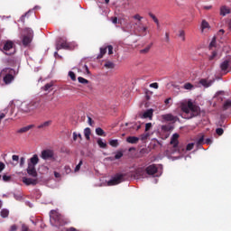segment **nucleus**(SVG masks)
<instances>
[{
    "instance_id": "obj_1",
    "label": "nucleus",
    "mask_w": 231,
    "mask_h": 231,
    "mask_svg": "<svg viewBox=\"0 0 231 231\" xmlns=\"http://www.w3.org/2000/svg\"><path fill=\"white\" fill-rule=\"evenodd\" d=\"M180 109L182 111V118H194L199 115V106L194 105L192 101L189 100L188 103H181Z\"/></svg>"
},
{
    "instance_id": "obj_2",
    "label": "nucleus",
    "mask_w": 231,
    "mask_h": 231,
    "mask_svg": "<svg viewBox=\"0 0 231 231\" xmlns=\"http://www.w3.org/2000/svg\"><path fill=\"white\" fill-rule=\"evenodd\" d=\"M41 107V101H31L29 103H22L20 106V113L27 116L35 115V111Z\"/></svg>"
},
{
    "instance_id": "obj_3",
    "label": "nucleus",
    "mask_w": 231,
    "mask_h": 231,
    "mask_svg": "<svg viewBox=\"0 0 231 231\" xmlns=\"http://www.w3.org/2000/svg\"><path fill=\"white\" fill-rule=\"evenodd\" d=\"M15 69L12 68H5L0 72V77L3 78L4 84L8 86L9 84H12L14 80H15Z\"/></svg>"
},
{
    "instance_id": "obj_4",
    "label": "nucleus",
    "mask_w": 231,
    "mask_h": 231,
    "mask_svg": "<svg viewBox=\"0 0 231 231\" xmlns=\"http://www.w3.org/2000/svg\"><path fill=\"white\" fill-rule=\"evenodd\" d=\"M25 34L23 35L22 39V42L23 46H30L32 43V41L33 40V30L30 28L24 29Z\"/></svg>"
},
{
    "instance_id": "obj_5",
    "label": "nucleus",
    "mask_w": 231,
    "mask_h": 231,
    "mask_svg": "<svg viewBox=\"0 0 231 231\" xmlns=\"http://www.w3.org/2000/svg\"><path fill=\"white\" fill-rule=\"evenodd\" d=\"M134 32L135 33H137V35L145 37V35H147V33L145 32H147V26L143 25V23L142 22H136L134 23Z\"/></svg>"
},
{
    "instance_id": "obj_6",
    "label": "nucleus",
    "mask_w": 231,
    "mask_h": 231,
    "mask_svg": "<svg viewBox=\"0 0 231 231\" xmlns=\"http://www.w3.org/2000/svg\"><path fill=\"white\" fill-rule=\"evenodd\" d=\"M125 174L117 173L110 180L107 181L108 187H113L115 185H119V183H122L124 181Z\"/></svg>"
},
{
    "instance_id": "obj_7",
    "label": "nucleus",
    "mask_w": 231,
    "mask_h": 231,
    "mask_svg": "<svg viewBox=\"0 0 231 231\" xmlns=\"http://www.w3.org/2000/svg\"><path fill=\"white\" fill-rule=\"evenodd\" d=\"M41 158L42 160H55V152L53 150L46 149L42 151Z\"/></svg>"
},
{
    "instance_id": "obj_8",
    "label": "nucleus",
    "mask_w": 231,
    "mask_h": 231,
    "mask_svg": "<svg viewBox=\"0 0 231 231\" xmlns=\"http://www.w3.org/2000/svg\"><path fill=\"white\" fill-rule=\"evenodd\" d=\"M1 51H4L5 53V55H12V53H14V42L7 41L5 45L4 48L1 49Z\"/></svg>"
},
{
    "instance_id": "obj_9",
    "label": "nucleus",
    "mask_w": 231,
    "mask_h": 231,
    "mask_svg": "<svg viewBox=\"0 0 231 231\" xmlns=\"http://www.w3.org/2000/svg\"><path fill=\"white\" fill-rule=\"evenodd\" d=\"M51 223L54 225V226H60V225H62V217L57 212L52 213V215H51Z\"/></svg>"
},
{
    "instance_id": "obj_10",
    "label": "nucleus",
    "mask_w": 231,
    "mask_h": 231,
    "mask_svg": "<svg viewBox=\"0 0 231 231\" xmlns=\"http://www.w3.org/2000/svg\"><path fill=\"white\" fill-rule=\"evenodd\" d=\"M69 48V44L64 38H60L56 43V49L59 50H68Z\"/></svg>"
},
{
    "instance_id": "obj_11",
    "label": "nucleus",
    "mask_w": 231,
    "mask_h": 231,
    "mask_svg": "<svg viewBox=\"0 0 231 231\" xmlns=\"http://www.w3.org/2000/svg\"><path fill=\"white\" fill-rule=\"evenodd\" d=\"M145 172L149 176H154V174L158 172V167L156 166V164L149 165L148 167H146Z\"/></svg>"
},
{
    "instance_id": "obj_12",
    "label": "nucleus",
    "mask_w": 231,
    "mask_h": 231,
    "mask_svg": "<svg viewBox=\"0 0 231 231\" xmlns=\"http://www.w3.org/2000/svg\"><path fill=\"white\" fill-rule=\"evenodd\" d=\"M162 118L165 122H178V116H172V114L162 115Z\"/></svg>"
},
{
    "instance_id": "obj_13",
    "label": "nucleus",
    "mask_w": 231,
    "mask_h": 231,
    "mask_svg": "<svg viewBox=\"0 0 231 231\" xmlns=\"http://www.w3.org/2000/svg\"><path fill=\"white\" fill-rule=\"evenodd\" d=\"M27 174H29V176H32V178H37V170L35 169V166L28 164Z\"/></svg>"
},
{
    "instance_id": "obj_14",
    "label": "nucleus",
    "mask_w": 231,
    "mask_h": 231,
    "mask_svg": "<svg viewBox=\"0 0 231 231\" xmlns=\"http://www.w3.org/2000/svg\"><path fill=\"white\" fill-rule=\"evenodd\" d=\"M51 124H52L51 120L45 121V122L40 124L37 126V129H41L42 131H46V129H48V127H50V125H51Z\"/></svg>"
},
{
    "instance_id": "obj_15",
    "label": "nucleus",
    "mask_w": 231,
    "mask_h": 231,
    "mask_svg": "<svg viewBox=\"0 0 231 231\" xmlns=\"http://www.w3.org/2000/svg\"><path fill=\"white\" fill-rule=\"evenodd\" d=\"M178 138H180V134H174L171 139V145L173 146V149H178Z\"/></svg>"
},
{
    "instance_id": "obj_16",
    "label": "nucleus",
    "mask_w": 231,
    "mask_h": 231,
    "mask_svg": "<svg viewBox=\"0 0 231 231\" xmlns=\"http://www.w3.org/2000/svg\"><path fill=\"white\" fill-rule=\"evenodd\" d=\"M23 182L25 185H36L38 183L37 179H32V178H23Z\"/></svg>"
},
{
    "instance_id": "obj_17",
    "label": "nucleus",
    "mask_w": 231,
    "mask_h": 231,
    "mask_svg": "<svg viewBox=\"0 0 231 231\" xmlns=\"http://www.w3.org/2000/svg\"><path fill=\"white\" fill-rule=\"evenodd\" d=\"M39 163V155L34 154L32 157L30 159L28 165H32V167H35Z\"/></svg>"
},
{
    "instance_id": "obj_18",
    "label": "nucleus",
    "mask_w": 231,
    "mask_h": 231,
    "mask_svg": "<svg viewBox=\"0 0 231 231\" xmlns=\"http://www.w3.org/2000/svg\"><path fill=\"white\" fill-rule=\"evenodd\" d=\"M214 81L212 80H207L205 79H202L199 80V84H201V86H203L204 88H210V86H212Z\"/></svg>"
},
{
    "instance_id": "obj_19",
    "label": "nucleus",
    "mask_w": 231,
    "mask_h": 231,
    "mask_svg": "<svg viewBox=\"0 0 231 231\" xmlns=\"http://www.w3.org/2000/svg\"><path fill=\"white\" fill-rule=\"evenodd\" d=\"M126 142H127V143H138V142H140V137L128 136L126 138Z\"/></svg>"
},
{
    "instance_id": "obj_20",
    "label": "nucleus",
    "mask_w": 231,
    "mask_h": 231,
    "mask_svg": "<svg viewBox=\"0 0 231 231\" xmlns=\"http://www.w3.org/2000/svg\"><path fill=\"white\" fill-rule=\"evenodd\" d=\"M227 14H230V8L226 7V5H223L220 7V15H226Z\"/></svg>"
},
{
    "instance_id": "obj_21",
    "label": "nucleus",
    "mask_w": 231,
    "mask_h": 231,
    "mask_svg": "<svg viewBox=\"0 0 231 231\" xmlns=\"http://www.w3.org/2000/svg\"><path fill=\"white\" fill-rule=\"evenodd\" d=\"M152 113H154V110H152V108L146 110L143 114V118H152Z\"/></svg>"
},
{
    "instance_id": "obj_22",
    "label": "nucleus",
    "mask_w": 231,
    "mask_h": 231,
    "mask_svg": "<svg viewBox=\"0 0 231 231\" xmlns=\"http://www.w3.org/2000/svg\"><path fill=\"white\" fill-rule=\"evenodd\" d=\"M230 66L229 61L228 60H224L221 64H220V69L221 71H226V69H228V67Z\"/></svg>"
},
{
    "instance_id": "obj_23",
    "label": "nucleus",
    "mask_w": 231,
    "mask_h": 231,
    "mask_svg": "<svg viewBox=\"0 0 231 231\" xmlns=\"http://www.w3.org/2000/svg\"><path fill=\"white\" fill-rule=\"evenodd\" d=\"M216 57H217V51H212L211 54L208 55V60L212 62V60H216Z\"/></svg>"
},
{
    "instance_id": "obj_24",
    "label": "nucleus",
    "mask_w": 231,
    "mask_h": 231,
    "mask_svg": "<svg viewBox=\"0 0 231 231\" xmlns=\"http://www.w3.org/2000/svg\"><path fill=\"white\" fill-rule=\"evenodd\" d=\"M33 127H35L34 125H29L27 126L22 127L18 133H28V131H30V129H33Z\"/></svg>"
},
{
    "instance_id": "obj_25",
    "label": "nucleus",
    "mask_w": 231,
    "mask_h": 231,
    "mask_svg": "<svg viewBox=\"0 0 231 231\" xmlns=\"http://www.w3.org/2000/svg\"><path fill=\"white\" fill-rule=\"evenodd\" d=\"M230 107H231V100L227 99L223 104V110L226 111V110L230 109Z\"/></svg>"
},
{
    "instance_id": "obj_26",
    "label": "nucleus",
    "mask_w": 231,
    "mask_h": 231,
    "mask_svg": "<svg viewBox=\"0 0 231 231\" xmlns=\"http://www.w3.org/2000/svg\"><path fill=\"white\" fill-rule=\"evenodd\" d=\"M84 134H85L86 140H89L90 136H91V128H89V127L85 128Z\"/></svg>"
},
{
    "instance_id": "obj_27",
    "label": "nucleus",
    "mask_w": 231,
    "mask_h": 231,
    "mask_svg": "<svg viewBox=\"0 0 231 231\" xmlns=\"http://www.w3.org/2000/svg\"><path fill=\"white\" fill-rule=\"evenodd\" d=\"M137 176H140L141 178H145V170L143 168H139L136 170Z\"/></svg>"
},
{
    "instance_id": "obj_28",
    "label": "nucleus",
    "mask_w": 231,
    "mask_h": 231,
    "mask_svg": "<svg viewBox=\"0 0 231 231\" xmlns=\"http://www.w3.org/2000/svg\"><path fill=\"white\" fill-rule=\"evenodd\" d=\"M97 145L101 148V149H106L107 147V143L106 142H104L102 139H97Z\"/></svg>"
},
{
    "instance_id": "obj_29",
    "label": "nucleus",
    "mask_w": 231,
    "mask_h": 231,
    "mask_svg": "<svg viewBox=\"0 0 231 231\" xmlns=\"http://www.w3.org/2000/svg\"><path fill=\"white\" fill-rule=\"evenodd\" d=\"M105 68H106V69H115V63H113V61H106L105 63Z\"/></svg>"
},
{
    "instance_id": "obj_30",
    "label": "nucleus",
    "mask_w": 231,
    "mask_h": 231,
    "mask_svg": "<svg viewBox=\"0 0 231 231\" xmlns=\"http://www.w3.org/2000/svg\"><path fill=\"white\" fill-rule=\"evenodd\" d=\"M105 53H107V47L100 48V54L97 56V59H102Z\"/></svg>"
},
{
    "instance_id": "obj_31",
    "label": "nucleus",
    "mask_w": 231,
    "mask_h": 231,
    "mask_svg": "<svg viewBox=\"0 0 231 231\" xmlns=\"http://www.w3.org/2000/svg\"><path fill=\"white\" fill-rule=\"evenodd\" d=\"M151 48H152V43L149 44L146 48L140 51V53H149Z\"/></svg>"
},
{
    "instance_id": "obj_32",
    "label": "nucleus",
    "mask_w": 231,
    "mask_h": 231,
    "mask_svg": "<svg viewBox=\"0 0 231 231\" xmlns=\"http://www.w3.org/2000/svg\"><path fill=\"white\" fill-rule=\"evenodd\" d=\"M10 211L8 209H2L0 215L2 217H8Z\"/></svg>"
},
{
    "instance_id": "obj_33",
    "label": "nucleus",
    "mask_w": 231,
    "mask_h": 231,
    "mask_svg": "<svg viewBox=\"0 0 231 231\" xmlns=\"http://www.w3.org/2000/svg\"><path fill=\"white\" fill-rule=\"evenodd\" d=\"M51 88H53V83H47L43 87V91H51Z\"/></svg>"
},
{
    "instance_id": "obj_34",
    "label": "nucleus",
    "mask_w": 231,
    "mask_h": 231,
    "mask_svg": "<svg viewBox=\"0 0 231 231\" xmlns=\"http://www.w3.org/2000/svg\"><path fill=\"white\" fill-rule=\"evenodd\" d=\"M179 37H180L181 41H182L183 42H185V41H186V38H185V31L180 30V31H179Z\"/></svg>"
},
{
    "instance_id": "obj_35",
    "label": "nucleus",
    "mask_w": 231,
    "mask_h": 231,
    "mask_svg": "<svg viewBox=\"0 0 231 231\" xmlns=\"http://www.w3.org/2000/svg\"><path fill=\"white\" fill-rule=\"evenodd\" d=\"M149 136H151L149 133L143 134L140 135V140H142V142H145Z\"/></svg>"
},
{
    "instance_id": "obj_36",
    "label": "nucleus",
    "mask_w": 231,
    "mask_h": 231,
    "mask_svg": "<svg viewBox=\"0 0 231 231\" xmlns=\"http://www.w3.org/2000/svg\"><path fill=\"white\" fill-rule=\"evenodd\" d=\"M78 80H79V84H89V80H88L82 77H79Z\"/></svg>"
},
{
    "instance_id": "obj_37",
    "label": "nucleus",
    "mask_w": 231,
    "mask_h": 231,
    "mask_svg": "<svg viewBox=\"0 0 231 231\" xmlns=\"http://www.w3.org/2000/svg\"><path fill=\"white\" fill-rule=\"evenodd\" d=\"M96 134H97V136H104L105 132L102 128L98 127L96 129Z\"/></svg>"
},
{
    "instance_id": "obj_38",
    "label": "nucleus",
    "mask_w": 231,
    "mask_h": 231,
    "mask_svg": "<svg viewBox=\"0 0 231 231\" xmlns=\"http://www.w3.org/2000/svg\"><path fill=\"white\" fill-rule=\"evenodd\" d=\"M109 144L111 145V147H118V140L116 139L111 140L109 142Z\"/></svg>"
},
{
    "instance_id": "obj_39",
    "label": "nucleus",
    "mask_w": 231,
    "mask_h": 231,
    "mask_svg": "<svg viewBox=\"0 0 231 231\" xmlns=\"http://www.w3.org/2000/svg\"><path fill=\"white\" fill-rule=\"evenodd\" d=\"M77 138H79V140H82V134H77V132L73 133V140L74 142H77Z\"/></svg>"
},
{
    "instance_id": "obj_40",
    "label": "nucleus",
    "mask_w": 231,
    "mask_h": 231,
    "mask_svg": "<svg viewBox=\"0 0 231 231\" xmlns=\"http://www.w3.org/2000/svg\"><path fill=\"white\" fill-rule=\"evenodd\" d=\"M149 15L151 18H152L154 23H157V26H160V22L158 21V18H156V16L154 14H152V13H150Z\"/></svg>"
},
{
    "instance_id": "obj_41",
    "label": "nucleus",
    "mask_w": 231,
    "mask_h": 231,
    "mask_svg": "<svg viewBox=\"0 0 231 231\" xmlns=\"http://www.w3.org/2000/svg\"><path fill=\"white\" fill-rule=\"evenodd\" d=\"M208 26H209L208 22H207V20H203L201 23L202 30L208 28Z\"/></svg>"
},
{
    "instance_id": "obj_42",
    "label": "nucleus",
    "mask_w": 231,
    "mask_h": 231,
    "mask_svg": "<svg viewBox=\"0 0 231 231\" xmlns=\"http://www.w3.org/2000/svg\"><path fill=\"white\" fill-rule=\"evenodd\" d=\"M69 77L71 79V80L75 81L77 80V76L75 75V72L69 71Z\"/></svg>"
},
{
    "instance_id": "obj_43",
    "label": "nucleus",
    "mask_w": 231,
    "mask_h": 231,
    "mask_svg": "<svg viewBox=\"0 0 231 231\" xmlns=\"http://www.w3.org/2000/svg\"><path fill=\"white\" fill-rule=\"evenodd\" d=\"M194 88V85H192V83H186L184 85V89H193Z\"/></svg>"
},
{
    "instance_id": "obj_44",
    "label": "nucleus",
    "mask_w": 231,
    "mask_h": 231,
    "mask_svg": "<svg viewBox=\"0 0 231 231\" xmlns=\"http://www.w3.org/2000/svg\"><path fill=\"white\" fill-rule=\"evenodd\" d=\"M194 149V143L187 144L186 151H192Z\"/></svg>"
},
{
    "instance_id": "obj_45",
    "label": "nucleus",
    "mask_w": 231,
    "mask_h": 231,
    "mask_svg": "<svg viewBox=\"0 0 231 231\" xmlns=\"http://www.w3.org/2000/svg\"><path fill=\"white\" fill-rule=\"evenodd\" d=\"M213 48H216V38H213V40L209 43V50H212Z\"/></svg>"
},
{
    "instance_id": "obj_46",
    "label": "nucleus",
    "mask_w": 231,
    "mask_h": 231,
    "mask_svg": "<svg viewBox=\"0 0 231 231\" xmlns=\"http://www.w3.org/2000/svg\"><path fill=\"white\" fill-rule=\"evenodd\" d=\"M82 163H83L82 160L79 161V164L76 166V168L74 170L75 172H79L80 171V167H82Z\"/></svg>"
},
{
    "instance_id": "obj_47",
    "label": "nucleus",
    "mask_w": 231,
    "mask_h": 231,
    "mask_svg": "<svg viewBox=\"0 0 231 231\" xmlns=\"http://www.w3.org/2000/svg\"><path fill=\"white\" fill-rule=\"evenodd\" d=\"M216 133L218 134V136H222L223 133H225V130H223V128H217Z\"/></svg>"
},
{
    "instance_id": "obj_48",
    "label": "nucleus",
    "mask_w": 231,
    "mask_h": 231,
    "mask_svg": "<svg viewBox=\"0 0 231 231\" xmlns=\"http://www.w3.org/2000/svg\"><path fill=\"white\" fill-rule=\"evenodd\" d=\"M203 142H205V137L202 135V136L197 141V145H203Z\"/></svg>"
},
{
    "instance_id": "obj_49",
    "label": "nucleus",
    "mask_w": 231,
    "mask_h": 231,
    "mask_svg": "<svg viewBox=\"0 0 231 231\" xmlns=\"http://www.w3.org/2000/svg\"><path fill=\"white\" fill-rule=\"evenodd\" d=\"M133 17L137 21V23H142L143 17L140 16V14H134Z\"/></svg>"
},
{
    "instance_id": "obj_50",
    "label": "nucleus",
    "mask_w": 231,
    "mask_h": 231,
    "mask_svg": "<svg viewBox=\"0 0 231 231\" xmlns=\"http://www.w3.org/2000/svg\"><path fill=\"white\" fill-rule=\"evenodd\" d=\"M122 156H124V153L122 152H118L116 155L115 158L116 160H120V158H122Z\"/></svg>"
},
{
    "instance_id": "obj_51",
    "label": "nucleus",
    "mask_w": 231,
    "mask_h": 231,
    "mask_svg": "<svg viewBox=\"0 0 231 231\" xmlns=\"http://www.w3.org/2000/svg\"><path fill=\"white\" fill-rule=\"evenodd\" d=\"M151 127H152V123H147L145 125V132L147 133V131H150Z\"/></svg>"
},
{
    "instance_id": "obj_52",
    "label": "nucleus",
    "mask_w": 231,
    "mask_h": 231,
    "mask_svg": "<svg viewBox=\"0 0 231 231\" xmlns=\"http://www.w3.org/2000/svg\"><path fill=\"white\" fill-rule=\"evenodd\" d=\"M10 180H12V177H11V176L3 175V180H4V181H10Z\"/></svg>"
},
{
    "instance_id": "obj_53",
    "label": "nucleus",
    "mask_w": 231,
    "mask_h": 231,
    "mask_svg": "<svg viewBox=\"0 0 231 231\" xmlns=\"http://www.w3.org/2000/svg\"><path fill=\"white\" fill-rule=\"evenodd\" d=\"M106 49L108 50V55H113V47H112V45H108L106 47Z\"/></svg>"
},
{
    "instance_id": "obj_54",
    "label": "nucleus",
    "mask_w": 231,
    "mask_h": 231,
    "mask_svg": "<svg viewBox=\"0 0 231 231\" xmlns=\"http://www.w3.org/2000/svg\"><path fill=\"white\" fill-rule=\"evenodd\" d=\"M12 160L13 162H16V163H19V155H13Z\"/></svg>"
},
{
    "instance_id": "obj_55",
    "label": "nucleus",
    "mask_w": 231,
    "mask_h": 231,
    "mask_svg": "<svg viewBox=\"0 0 231 231\" xmlns=\"http://www.w3.org/2000/svg\"><path fill=\"white\" fill-rule=\"evenodd\" d=\"M113 24H118V17L115 16L111 18Z\"/></svg>"
},
{
    "instance_id": "obj_56",
    "label": "nucleus",
    "mask_w": 231,
    "mask_h": 231,
    "mask_svg": "<svg viewBox=\"0 0 231 231\" xmlns=\"http://www.w3.org/2000/svg\"><path fill=\"white\" fill-rule=\"evenodd\" d=\"M6 165H5V162H0V172H3L5 171Z\"/></svg>"
},
{
    "instance_id": "obj_57",
    "label": "nucleus",
    "mask_w": 231,
    "mask_h": 231,
    "mask_svg": "<svg viewBox=\"0 0 231 231\" xmlns=\"http://www.w3.org/2000/svg\"><path fill=\"white\" fill-rule=\"evenodd\" d=\"M64 169H65L66 174H69V172H71V168L69 166H65Z\"/></svg>"
},
{
    "instance_id": "obj_58",
    "label": "nucleus",
    "mask_w": 231,
    "mask_h": 231,
    "mask_svg": "<svg viewBox=\"0 0 231 231\" xmlns=\"http://www.w3.org/2000/svg\"><path fill=\"white\" fill-rule=\"evenodd\" d=\"M150 88H153L154 89H158V88H159L158 83L155 82V83L150 84Z\"/></svg>"
},
{
    "instance_id": "obj_59",
    "label": "nucleus",
    "mask_w": 231,
    "mask_h": 231,
    "mask_svg": "<svg viewBox=\"0 0 231 231\" xmlns=\"http://www.w3.org/2000/svg\"><path fill=\"white\" fill-rule=\"evenodd\" d=\"M24 162H25L24 157H21V159H20V167H23L24 165Z\"/></svg>"
},
{
    "instance_id": "obj_60",
    "label": "nucleus",
    "mask_w": 231,
    "mask_h": 231,
    "mask_svg": "<svg viewBox=\"0 0 231 231\" xmlns=\"http://www.w3.org/2000/svg\"><path fill=\"white\" fill-rule=\"evenodd\" d=\"M169 36H170V34H169V32H166L165 33V42H170V41H171V39L169 38Z\"/></svg>"
},
{
    "instance_id": "obj_61",
    "label": "nucleus",
    "mask_w": 231,
    "mask_h": 231,
    "mask_svg": "<svg viewBox=\"0 0 231 231\" xmlns=\"http://www.w3.org/2000/svg\"><path fill=\"white\" fill-rule=\"evenodd\" d=\"M10 231H17V226L15 225L11 226Z\"/></svg>"
},
{
    "instance_id": "obj_62",
    "label": "nucleus",
    "mask_w": 231,
    "mask_h": 231,
    "mask_svg": "<svg viewBox=\"0 0 231 231\" xmlns=\"http://www.w3.org/2000/svg\"><path fill=\"white\" fill-rule=\"evenodd\" d=\"M88 125H93V119L91 117H88Z\"/></svg>"
},
{
    "instance_id": "obj_63",
    "label": "nucleus",
    "mask_w": 231,
    "mask_h": 231,
    "mask_svg": "<svg viewBox=\"0 0 231 231\" xmlns=\"http://www.w3.org/2000/svg\"><path fill=\"white\" fill-rule=\"evenodd\" d=\"M22 231H28V227L26 226V225L22 226Z\"/></svg>"
},
{
    "instance_id": "obj_64",
    "label": "nucleus",
    "mask_w": 231,
    "mask_h": 231,
    "mask_svg": "<svg viewBox=\"0 0 231 231\" xmlns=\"http://www.w3.org/2000/svg\"><path fill=\"white\" fill-rule=\"evenodd\" d=\"M67 231H77V229L75 227H70V228L67 229Z\"/></svg>"
}]
</instances>
